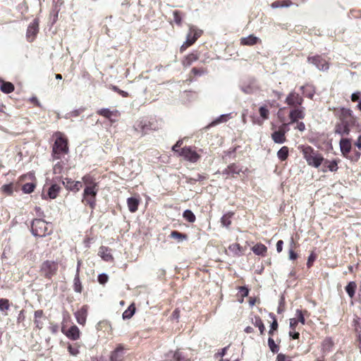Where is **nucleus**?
I'll return each mask as SVG.
<instances>
[{"label": "nucleus", "mask_w": 361, "mask_h": 361, "mask_svg": "<svg viewBox=\"0 0 361 361\" xmlns=\"http://www.w3.org/2000/svg\"><path fill=\"white\" fill-rule=\"evenodd\" d=\"M82 180L85 185L82 202L85 204H88L91 209H94L96 206V197L99 190L98 183L96 182L94 176L90 174L85 175Z\"/></svg>", "instance_id": "f257e3e1"}, {"label": "nucleus", "mask_w": 361, "mask_h": 361, "mask_svg": "<svg viewBox=\"0 0 361 361\" xmlns=\"http://www.w3.org/2000/svg\"><path fill=\"white\" fill-rule=\"evenodd\" d=\"M301 148L304 158L309 166L318 168L324 160L322 155L311 146H301Z\"/></svg>", "instance_id": "f03ea898"}, {"label": "nucleus", "mask_w": 361, "mask_h": 361, "mask_svg": "<svg viewBox=\"0 0 361 361\" xmlns=\"http://www.w3.org/2000/svg\"><path fill=\"white\" fill-rule=\"evenodd\" d=\"M68 153L67 140L61 136L58 137L52 146L51 157L53 160L60 159L63 155Z\"/></svg>", "instance_id": "7ed1b4c3"}, {"label": "nucleus", "mask_w": 361, "mask_h": 361, "mask_svg": "<svg viewBox=\"0 0 361 361\" xmlns=\"http://www.w3.org/2000/svg\"><path fill=\"white\" fill-rule=\"evenodd\" d=\"M48 223L42 219H35L31 224V232L35 237L42 238L51 234L48 231Z\"/></svg>", "instance_id": "20e7f679"}, {"label": "nucleus", "mask_w": 361, "mask_h": 361, "mask_svg": "<svg viewBox=\"0 0 361 361\" xmlns=\"http://www.w3.org/2000/svg\"><path fill=\"white\" fill-rule=\"evenodd\" d=\"M59 268L58 262L53 260H45L40 267V272L42 275L47 279H51L52 276L56 275Z\"/></svg>", "instance_id": "39448f33"}, {"label": "nucleus", "mask_w": 361, "mask_h": 361, "mask_svg": "<svg viewBox=\"0 0 361 361\" xmlns=\"http://www.w3.org/2000/svg\"><path fill=\"white\" fill-rule=\"evenodd\" d=\"M179 156L191 163H196L200 158L197 152L193 149L191 146H185L181 148L179 152Z\"/></svg>", "instance_id": "423d86ee"}, {"label": "nucleus", "mask_w": 361, "mask_h": 361, "mask_svg": "<svg viewBox=\"0 0 361 361\" xmlns=\"http://www.w3.org/2000/svg\"><path fill=\"white\" fill-rule=\"evenodd\" d=\"M307 62L314 65L317 69L322 71H326L329 68V64L321 55H315L307 57Z\"/></svg>", "instance_id": "0eeeda50"}, {"label": "nucleus", "mask_w": 361, "mask_h": 361, "mask_svg": "<svg viewBox=\"0 0 361 361\" xmlns=\"http://www.w3.org/2000/svg\"><path fill=\"white\" fill-rule=\"evenodd\" d=\"M134 129L144 135L152 129V123L147 119L142 118L135 123Z\"/></svg>", "instance_id": "6e6552de"}, {"label": "nucleus", "mask_w": 361, "mask_h": 361, "mask_svg": "<svg viewBox=\"0 0 361 361\" xmlns=\"http://www.w3.org/2000/svg\"><path fill=\"white\" fill-rule=\"evenodd\" d=\"M39 32V19L35 18L32 22L28 25L26 37L29 42L33 41Z\"/></svg>", "instance_id": "1a4fd4ad"}, {"label": "nucleus", "mask_w": 361, "mask_h": 361, "mask_svg": "<svg viewBox=\"0 0 361 361\" xmlns=\"http://www.w3.org/2000/svg\"><path fill=\"white\" fill-rule=\"evenodd\" d=\"M286 127L287 124L284 123L279 127L278 130L274 131L271 134V138L275 143L283 144L286 142L285 134L287 131Z\"/></svg>", "instance_id": "9d476101"}, {"label": "nucleus", "mask_w": 361, "mask_h": 361, "mask_svg": "<svg viewBox=\"0 0 361 361\" xmlns=\"http://www.w3.org/2000/svg\"><path fill=\"white\" fill-rule=\"evenodd\" d=\"M240 88L245 94H253L259 90L257 81L253 78L248 80L247 82L240 85Z\"/></svg>", "instance_id": "9b49d317"}, {"label": "nucleus", "mask_w": 361, "mask_h": 361, "mask_svg": "<svg viewBox=\"0 0 361 361\" xmlns=\"http://www.w3.org/2000/svg\"><path fill=\"white\" fill-rule=\"evenodd\" d=\"M202 31L197 30L195 27L191 26L189 32L187 35L185 44L186 47H190L193 44L196 40L201 36Z\"/></svg>", "instance_id": "f8f14e48"}, {"label": "nucleus", "mask_w": 361, "mask_h": 361, "mask_svg": "<svg viewBox=\"0 0 361 361\" xmlns=\"http://www.w3.org/2000/svg\"><path fill=\"white\" fill-rule=\"evenodd\" d=\"M61 183L67 190L73 192H78L82 187V182L78 180L74 181L68 178H61Z\"/></svg>", "instance_id": "ddd939ff"}, {"label": "nucleus", "mask_w": 361, "mask_h": 361, "mask_svg": "<svg viewBox=\"0 0 361 361\" xmlns=\"http://www.w3.org/2000/svg\"><path fill=\"white\" fill-rule=\"evenodd\" d=\"M286 102L289 106H298L301 105L303 102V98L298 94L295 92H291L287 96L286 99Z\"/></svg>", "instance_id": "4468645a"}, {"label": "nucleus", "mask_w": 361, "mask_h": 361, "mask_svg": "<svg viewBox=\"0 0 361 361\" xmlns=\"http://www.w3.org/2000/svg\"><path fill=\"white\" fill-rule=\"evenodd\" d=\"M339 145L342 155L346 158L352 149L350 140L348 138H342L340 140Z\"/></svg>", "instance_id": "2eb2a0df"}, {"label": "nucleus", "mask_w": 361, "mask_h": 361, "mask_svg": "<svg viewBox=\"0 0 361 361\" xmlns=\"http://www.w3.org/2000/svg\"><path fill=\"white\" fill-rule=\"evenodd\" d=\"M240 172H242V168L239 165L233 163L224 169L221 173L223 175L234 176L235 175L239 174Z\"/></svg>", "instance_id": "dca6fc26"}, {"label": "nucleus", "mask_w": 361, "mask_h": 361, "mask_svg": "<svg viewBox=\"0 0 361 361\" xmlns=\"http://www.w3.org/2000/svg\"><path fill=\"white\" fill-rule=\"evenodd\" d=\"M87 316V306H82L79 310L75 312V317L79 324L84 325Z\"/></svg>", "instance_id": "f3484780"}, {"label": "nucleus", "mask_w": 361, "mask_h": 361, "mask_svg": "<svg viewBox=\"0 0 361 361\" xmlns=\"http://www.w3.org/2000/svg\"><path fill=\"white\" fill-rule=\"evenodd\" d=\"M61 180V178H56L53 179L54 182H56L57 180ZM61 187L56 184V183H51L50 187L48 189L47 195L50 199H55L58 196L59 192H60Z\"/></svg>", "instance_id": "a211bd4d"}, {"label": "nucleus", "mask_w": 361, "mask_h": 361, "mask_svg": "<svg viewBox=\"0 0 361 361\" xmlns=\"http://www.w3.org/2000/svg\"><path fill=\"white\" fill-rule=\"evenodd\" d=\"M336 134L341 135H348L350 133L349 124L347 121H343L340 123H337L335 126Z\"/></svg>", "instance_id": "6ab92c4d"}, {"label": "nucleus", "mask_w": 361, "mask_h": 361, "mask_svg": "<svg viewBox=\"0 0 361 361\" xmlns=\"http://www.w3.org/2000/svg\"><path fill=\"white\" fill-rule=\"evenodd\" d=\"M231 118L230 114H221L214 120H213L211 123H209L207 126H205V129H209L214 126H216L220 123H226Z\"/></svg>", "instance_id": "aec40b11"}, {"label": "nucleus", "mask_w": 361, "mask_h": 361, "mask_svg": "<svg viewBox=\"0 0 361 361\" xmlns=\"http://www.w3.org/2000/svg\"><path fill=\"white\" fill-rule=\"evenodd\" d=\"M334 346V341L331 338H326L322 343V355L326 356L330 353Z\"/></svg>", "instance_id": "412c9836"}, {"label": "nucleus", "mask_w": 361, "mask_h": 361, "mask_svg": "<svg viewBox=\"0 0 361 361\" xmlns=\"http://www.w3.org/2000/svg\"><path fill=\"white\" fill-rule=\"evenodd\" d=\"M99 255L105 262H111L114 259V257L111 254V249L108 247L101 246L99 250Z\"/></svg>", "instance_id": "4be33fe9"}, {"label": "nucleus", "mask_w": 361, "mask_h": 361, "mask_svg": "<svg viewBox=\"0 0 361 361\" xmlns=\"http://www.w3.org/2000/svg\"><path fill=\"white\" fill-rule=\"evenodd\" d=\"M123 357V348L121 345L118 346L111 352L109 361H122Z\"/></svg>", "instance_id": "5701e85b"}, {"label": "nucleus", "mask_w": 361, "mask_h": 361, "mask_svg": "<svg viewBox=\"0 0 361 361\" xmlns=\"http://www.w3.org/2000/svg\"><path fill=\"white\" fill-rule=\"evenodd\" d=\"M98 114L109 119L111 122H114L115 120H113L111 118V117L113 116H118L119 114L117 110L111 111L109 109L104 108V109H101L98 111Z\"/></svg>", "instance_id": "b1692460"}, {"label": "nucleus", "mask_w": 361, "mask_h": 361, "mask_svg": "<svg viewBox=\"0 0 361 361\" xmlns=\"http://www.w3.org/2000/svg\"><path fill=\"white\" fill-rule=\"evenodd\" d=\"M66 335L71 340L76 341L80 338V330L77 326H71L66 333Z\"/></svg>", "instance_id": "393cba45"}, {"label": "nucleus", "mask_w": 361, "mask_h": 361, "mask_svg": "<svg viewBox=\"0 0 361 361\" xmlns=\"http://www.w3.org/2000/svg\"><path fill=\"white\" fill-rule=\"evenodd\" d=\"M260 42V39L253 35L240 39V44L246 46H252Z\"/></svg>", "instance_id": "a878e982"}, {"label": "nucleus", "mask_w": 361, "mask_h": 361, "mask_svg": "<svg viewBox=\"0 0 361 361\" xmlns=\"http://www.w3.org/2000/svg\"><path fill=\"white\" fill-rule=\"evenodd\" d=\"M199 59V54L197 51H194L187 55L183 59L182 63L185 67H189L194 61H196Z\"/></svg>", "instance_id": "bb28decb"}, {"label": "nucleus", "mask_w": 361, "mask_h": 361, "mask_svg": "<svg viewBox=\"0 0 361 361\" xmlns=\"http://www.w3.org/2000/svg\"><path fill=\"white\" fill-rule=\"evenodd\" d=\"M0 90L5 94L11 93L14 90V85L12 82L4 81L0 78Z\"/></svg>", "instance_id": "cd10ccee"}, {"label": "nucleus", "mask_w": 361, "mask_h": 361, "mask_svg": "<svg viewBox=\"0 0 361 361\" xmlns=\"http://www.w3.org/2000/svg\"><path fill=\"white\" fill-rule=\"evenodd\" d=\"M291 123L298 121V119H302L305 117V114L302 109H296L291 110L289 114Z\"/></svg>", "instance_id": "c85d7f7f"}, {"label": "nucleus", "mask_w": 361, "mask_h": 361, "mask_svg": "<svg viewBox=\"0 0 361 361\" xmlns=\"http://www.w3.org/2000/svg\"><path fill=\"white\" fill-rule=\"evenodd\" d=\"M44 317V312L42 310H36L34 313V324L35 327L38 329L43 328V322L40 320Z\"/></svg>", "instance_id": "c756f323"}, {"label": "nucleus", "mask_w": 361, "mask_h": 361, "mask_svg": "<svg viewBox=\"0 0 361 361\" xmlns=\"http://www.w3.org/2000/svg\"><path fill=\"white\" fill-rule=\"evenodd\" d=\"M139 203L140 201L136 197H130L127 199V204L128 209L132 213H134L137 210Z\"/></svg>", "instance_id": "7c9ffc66"}, {"label": "nucleus", "mask_w": 361, "mask_h": 361, "mask_svg": "<svg viewBox=\"0 0 361 361\" xmlns=\"http://www.w3.org/2000/svg\"><path fill=\"white\" fill-rule=\"evenodd\" d=\"M323 162L324 168L328 169V170H329L331 172H336L338 169V161H336V159H334L331 161H329L328 159H324Z\"/></svg>", "instance_id": "2f4dec72"}, {"label": "nucleus", "mask_w": 361, "mask_h": 361, "mask_svg": "<svg viewBox=\"0 0 361 361\" xmlns=\"http://www.w3.org/2000/svg\"><path fill=\"white\" fill-rule=\"evenodd\" d=\"M292 5L290 0H278L275 1L271 4L272 8H287Z\"/></svg>", "instance_id": "473e14b6"}, {"label": "nucleus", "mask_w": 361, "mask_h": 361, "mask_svg": "<svg viewBox=\"0 0 361 361\" xmlns=\"http://www.w3.org/2000/svg\"><path fill=\"white\" fill-rule=\"evenodd\" d=\"M357 288V283L355 281H350L345 287V290L350 298L355 296V290Z\"/></svg>", "instance_id": "72a5a7b5"}, {"label": "nucleus", "mask_w": 361, "mask_h": 361, "mask_svg": "<svg viewBox=\"0 0 361 361\" xmlns=\"http://www.w3.org/2000/svg\"><path fill=\"white\" fill-rule=\"evenodd\" d=\"M252 250L257 255L264 256L267 252V247L262 243H258L252 247Z\"/></svg>", "instance_id": "f704fd0d"}, {"label": "nucleus", "mask_w": 361, "mask_h": 361, "mask_svg": "<svg viewBox=\"0 0 361 361\" xmlns=\"http://www.w3.org/2000/svg\"><path fill=\"white\" fill-rule=\"evenodd\" d=\"M73 289L76 293H81L82 290V283L78 274V269H76V273L73 279Z\"/></svg>", "instance_id": "c9c22d12"}, {"label": "nucleus", "mask_w": 361, "mask_h": 361, "mask_svg": "<svg viewBox=\"0 0 361 361\" xmlns=\"http://www.w3.org/2000/svg\"><path fill=\"white\" fill-rule=\"evenodd\" d=\"M206 179H207V176H204L203 174H200V173H197L193 177H187L186 178V183H189V184H195L197 182H201V181H203V180H204Z\"/></svg>", "instance_id": "e433bc0d"}, {"label": "nucleus", "mask_w": 361, "mask_h": 361, "mask_svg": "<svg viewBox=\"0 0 361 361\" xmlns=\"http://www.w3.org/2000/svg\"><path fill=\"white\" fill-rule=\"evenodd\" d=\"M135 310H136V308H135V305L133 303L130 305L129 307L127 308V310H126L123 312V313L122 314L123 319H130L135 314Z\"/></svg>", "instance_id": "4c0bfd02"}, {"label": "nucleus", "mask_w": 361, "mask_h": 361, "mask_svg": "<svg viewBox=\"0 0 361 361\" xmlns=\"http://www.w3.org/2000/svg\"><path fill=\"white\" fill-rule=\"evenodd\" d=\"M288 147L286 146H283L277 152V157L281 161H285L287 159L288 157Z\"/></svg>", "instance_id": "58836bf2"}, {"label": "nucleus", "mask_w": 361, "mask_h": 361, "mask_svg": "<svg viewBox=\"0 0 361 361\" xmlns=\"http://www.w3.org/2000/svg\"><path fill=\"white\" fill-rule=\"evenodd\" d=\"M252 324L254 326L258 327L260 334L262 335L264 332L265 327L261 318L259 316H255L254 320H252Z\"/></svg>", "instance_id": "ea45409f"}, {"label": "nucleus", "mask_w": 361, "mask_h": 361, "mask_svg": "<svg viewBox=\"0 0 361 361\" xmlns=\"http://www.w3.org/2000/svg\"><path fill=\"white\" fill-rule=\"evenodd\" d=\"M183 217L190 223H194L196 220L195 215L190 209H185L183 213Z\"/></svg>", "instance_id": "a19ab883"}, {"label": "nucleus", "mask_w": 361, "mask_h": 361, "mask_svg": "<svg viewBox=\"0 0 361 361\" xmlns=\"http://www.w3.org/2000/svg\"><path fill=\"white\" fill-rule=\"evenodd\" d=\"M170 237L174 239H178L179 241L185 240L188 239V235L185 233L173 231L171 232Z\"/></svg>", "instance_id": "79ce46f5"}, {"label": "nucleus", "mask_w": 361, "mask_h": 361, "mask_svg": "<svg viewBox=\"0 0 361 361\" xmlns=\"http://www.w3.org/2000/svg\"><path fill=\"white\" fill-rule=\"evenodd\" d=\"M228 250L235 255H240L242 254V248L238 243H233L228 246Z\"/></svg>", "instance_id": "37998d69"}, {"label": "nucleus", "mask_w": 361, "mask_h": 361, "mask_svg": "<svg viewBox=\"0 0 361 361\" xmlns=\"http://www.w3.org/2000/svg\"><path fill=\"white\" fill-rule=\"evenodd\" d=\"M36 185L33 183H27L22 187V190L25 194H30L35 188Z\"/></svg>", "instance_id": "c03bdc74"}, {"label": "nucleus", "mask_w": 361, "mask_h": 361, "mask_svg": "<svg viewBox=\"0 0 361 361\" xmlns=\"http://www.w3.org/2000/svg\"><path fill=\"white\" fill-rule=\"evenodd\" d=\"M268 346L273 353H277L279 351V346L275 343L272 337L268 338Z\"/></svg>", "instance_id": "a18cd8bd"}, {"label": "nucleus", "mask_w": 361, "mask_h": 361, "mask_svg": "<svg viewBox=\"0 0 361 361\" xmlns=\"http://www.w3.org/2000/svg\"><path fill=\"white\" fill-rule=\"evenodd\" d=\"M232 214H233L228 213L222 216V217L221 218V223L226 228L229 227V226L231 224V218Z\"/></svg>", "instance_id": "49530a36"}, {"label": "nucleus", "mask_w": 361, "mask_h": 361, "mask_svg": "<svg viewBox=\"0 0 361 361\" xmlns=\"http://www.w3.org/2000/svg\"><path fill=\"white\" fill-rule=\"evenodd\" d=\"M301 90L302 91V94L309 99H312L314 95V90H308V86H301L300 87Z\"/></svg>", "instance_id": "de8ad7c7"}, {"label": "nucleus", "mask_w": 361, "mask_h": 361, "mask_svg": "<svg viewBox=\"0 0 361 361\" xmlns=\"http://www.w3.org/2000/svg\"><path fill=\"white\" fill-rule=\"evenodd\" d=\"M176 351L169 350L162 356V361H175Z\"/></svg>", "instance_id": "09e8293b"}, {"label": "nucleus", "mask_w": 361, "mask_h": 361, "mask_svg": "<svg viewBox=\"0 0 361 361\" xmlns=\"http://www.w3.org/2000/svg\"><path fill=\"white\" fill-rule=\"evenodd\" d=\"M175 361H191L183 352L177 350H176Z\"/></svg>", "instance_id": "8fccbe9b"}, {"label": "nucleus", "mask_w": 361, "mask_h": 361, "mask_svg": "<svg viewBox=\"0 0 361 361\" xmlns=\"http://www.w3.org/2000/svg\"><path fill=\"white\" fill-rule=\"evenodd\" d=\"M60 11L59 6L52 7L51 11L50 13V18L52 20V24L55 23L58 19L59 12Z\"/></svg>", "instance_id": "3c124183"}, {"label": "nucleus", "mask_w": 361, "mask_h": 361, "mask_svg": "<svg viewBox=\"0 0 361 361\" xmlns=\"http://www.w3.org/2000/svg\"><path fill=\"white\" fill-rule=\"evenodd\" d=\"M361 156V153L357 150L353 151L351 154L347 155L346 159H350L351 161L356 162L357 161Z\"/></svg>", "instance_id": "603ef678"}, {"label": "nucleus", "mask_w": 361, "mask_h": 361, "mask_svg": "<svg viewBox=\"0 0 361 361\" xmlns=\"http://www.w3.org/2000/svg\"><path fill=\"white\" fill-rule=\"evenodd\" d=\"M10 307L9 300L6 298H0V311L8 310Z\"/></svg>", "instance_id": "864d4df0"}, {"label": "nucleus", "mask_w": 361, "mask_h": 361, "mask_svg": "<svg viewBox=\"0 0 361 361\" xmlns=\"http://www.w3.org/2000/svg\"><path fill=\"white\" fill-rule=\"evenodd\" d=\"M173 21L178 25L182 23V13L180 11L176 10L173 12Z\"/></svg>", "instance_id": "5fc2aeb1"}, {"label": "nucleus", "mask_w": 361, "mask_h": 361, "mask_svg": "<svg viewBox=\"0 0 361 361\" xmlns=\"http://www.w3.org/2000/svg\"><path fill=\"white\" fill-rule=\"evenodd\" d=\"M13 183L5 184V185H2L1 190L6 195H11L13 194Z\"/></svg>", "instance_id": "6e6d98bb"}, {"label": "nucleus", "mask_w": 361, "mask_h": 361, "mask_svg": "<svg viewBox=\"0 0 361 361\" xmlns=\"http://www.w3.org/2000/svg\"><path fill=\"white\" fill-rule=\"evenodd\" d=\"M259 112L263 120H267L269 118V110L265 106H262L259 109Z\"/></svg>", "instance_id": "4d7b16f0"}, {"label": "nucleus", "mask_w": 361, "mask_h": 361, "mask_svg": "<svg viewBox=\"0 0 361 361\" xmlns=\"http://www.w3.org/2000/svg\"><path fill=\"white\" fill-rule=\"evenodd\" d=\"M63 170V164L61 161H58L53 168V171L54 174H60L62 173Z\"/></svg>", "instance_id": "13d9d810"}, {"label": "nucleus", "mask_w": 361, "mask_h": 361, "mask_svg": "<svg viewBox=\"0 0 361 361\" xmlns=\"http://www.w3.org/2000/svg\"><path fill=\"white\" fill-rule=\"evenodd\" d=\"M295 318L300 322L301 324H305V319L303 314V312L301 310L297 309L295 312Z\"/></svg>", "instance_id": "bf43d9fd"}, {"label": "nucleus", "mask_w": 361, "mask_h": 361, "mask_svg": "<svg viewBox=\"0 0 361 361\" xmlns=\"http://www.w3.org/2000/svg\"><path fill=\"white\" fill-rule=\"evenodd\" d=\"M316 259L317 255L314 252H312L307 258V267L308 268L311 267Z\"/></svg>", "instance_id": "052dcab7"}, {"label": "nucleus", "mask_w": 361, "mask_h": 361, "mask_svg": "<svg viewBox=\"0 0 361 361\" xmlns=\"http://www.w3.org/2000/svg\"><path fill=\"white\" fill-rule=\"evenodd\" d=\"M284 305H285V298L283 295L281 296V298L279 300V307L277 309V312L279 314L281 313L284 310Z\"/></svg>", "instance_id": "680f3d73"}, {"label": "nucleus", "mask_w": 361, "mask_h": 361, "mask_svg": "<svg viewBox=\"0 0 361 361\" xmlns=\"http://www.w3.org/2000/svg\"><path fill=\"white\" fill-rule=\"evenodd\" d=\"M97 279L100 284H105L108 281L109 276L106 274L102 273L99 274Z\"/></svg>", "instance_id": "e2e57ef3"}, {"label": "nucleus", "mask_w": 361, "mask_h": 361, "mask_svg": "<svg viewBox=\"0 0 361 361\" xmlns=\"http://www.w3.org/2000/svg\"><path fill=\"white\" fill-rule=\"evenodd\" d=\"M269 316L273 319V322H271V326H270V329L271 330L276 331L277 329V328H278V322H277V320L276 319V317H275V315L273 313H270Z\"/></svg>", "instance_id": "0e129e2a"}, {"label": "nucleus", "mask_w": 361, "mask_h": 361, "mask_svg": "<svg viewBox=\"0 0 361 361\" xmlns=\"http://www.w3.org/2000/svg\"><path fill=\"white\" fill-rule=\"evenodd\" d=\"M68 352L71 355L76 356L79 353V349L78 346H73L69 345L68 347Z\"/></svg>", "instance_id": "69168bd1"}, {"label": "nucleus", "mask_w": 361, "mask_h": 361, "mask_svg": "<svg viewBox=\"0 0 361 361\" xmlns=\"http://www.w3.org/2000/svg\"><path fill=\"white\" fill-rule=\"evenodd\" d=\"M183 145V140H179L176 142V143L172 147V150L174 152H176L178 153V154L179 155V152L181 148L180 146Z\"/></svg>", "instance_id": "338daca9"}, {"label": "nucleus", "mask_w": 361, "mask_h": 361, "mask_svg": "<svg viewBox=\"0 0 361 361\" xmlns=\"http://www.w3.org/2000/svg\"><path fill=\"white\" fill-rule=\"evenodd\" d=\"M276 361H292L290 357L283 353H279L276 356Z\"/></svg>", "instance_id": "774afa93"}]
</instances>
